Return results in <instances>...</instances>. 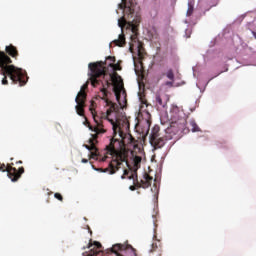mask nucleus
<instances>
[{
    "mask_svg": "<svg viewBox=\"0 0 256 256\" xmlns=\"http://www.w3.org/2000/svg\"><path fill=\"white\" fill-rule=\"evenodd\" d=\"M11 57L13 59L19 57V50L13 44L6 46L5 52L0 50V75H3L2 85H9V80H7V77H9L13 85L24 87L29 81L27 71L11 64L13 63Z\"/></svg>",
    "mask_w": 256,
    "mask_h": 256,
    "instance_id": "obj_3",
    "label": "nucleus"
},
{
    "mask_svg": "<svg viewBox=\"0 0 256 256\" xmlns=\"http://www.w3.org/2000/svg\"><path fill=\"white\" fill-rule=\"evenodd\" d=\"M102 99L105 101L106 107H109L104 117H106L107 121L111 123L113 129V137L110 139L109 145L106 146V155H110L112 160L108 167L103 170V173L115 175V173L121 169V165H123V163H126L127 165L128 153L125 148V141H123V131H121L119 120L115 121L113 119H109V115H111V113H117V111H119V105L113 103L111 100L107 99V97H104L103 94ZM117 133H119L120 139L116 138Z\"/></svg>",
    "mask_w": 256,
    "mask_h": 256,
    "instance_id": "obj_1",
    "label": "nucleus"
},
{
    "mask_svg": "<svg viewBox=\"0 0 256 256\" xmlns=\"http://www.w3.org/2000/svg\"><path fill=\"white\" fill-rule=\"evenodd\" d=\"M106 59L107 61H111V63H115V57L113 56H108Z\"/></svg>",
    "mask_w": 256,
    "mask_h": 256,
    "instance_id": "obj_23",
    "label": "nucleus"
},
{
    "mask_svg": "<svg viewBox=\"0 0 256 256\" xmlns=\"http://www.w3.org/2000/svg\"><path fill=\"white\" fill-rule=\"evenodd\" d=\"M109 67H112L114 71H121V65L110 63Z\"/></svg>",
    "mask_w": 256,
    "mask_h": 256,
    "instance_id": "obj_18",
    "label": "nucleus"
},
{
    "mask_svg": "<svg viewBox=\"0 0 256 256\" xmlns=\"http://www.w3.org/2000/svg\"><path fill=\"white\" fill-rule=\"evenodd\" d=\"M0 171L3 173L6 171L9 179L15 183L21 179V175L25 173V168L22 166L17 170V168L13 167V163L8 164L7 166L5 164H0Z\"/></svg>",
    "mask_w": 256,
    "mask_h": 256,
    "instance_id": "obj_6",
    "label": "nucleus"
},
{
    "mask_svg": "<svg viewBox=\"0 0 256 256\" xmlns=\"http://www.w3.org/2000/svg\"><path fill=\"white\" fill-rule=\"evenodd\" d=\"M187 15L188 17H191V15H193V8L191 7L188 8Z\"/></svg>",
    "mask_w": 256,
    "mask_h": 256,
    "instance_id": "obj_22",
    "label": "nucleus"
},
{
    "mask_svg": "<svg viewBox=\"0 0 256 256\" xmlns=\"http://www.w3.org/2000/svg\"><path fill=\"white\" fill-rule=\"evenodd\" d=\"M82 163H89V160L83 158V159H82Z\"/></svg>",
    "mask_w": 256,
    "mask_h": 256,
    "instance_id": "obj_26",
    "label": "nucleus"
},
{
    "mask_svg": "<svg viewBox=\"0 0 256 256\" xmlns=\"http://www.w3.org/2000/svg\"><path fill=\"white\" fill-rule=\"evenodd\" d=\"M141 103H142V105H146V107H147V101L145 99L141 98Z\"/></svg>",
    "mask_w": 256,
    "mask_h": 256,
    "instance_id": "obj_25",
    "label": "nucleus"
},
{
    "mask_svg": "<svg viewBox=\"0 0 256 256\" xmlns=\"http://www.w3.org/2000/svg\"><path fill=\"white\" fill-rule=\"evenodd\" d=\"M16 163H18V164H20V165H21V164L23 163V161H21V160H20V161H18V162H16Z\"/></svg>",
    "mask_w": 256,
    "mask_h": 256,
    "instance_id": "obj_29",
    "label": "nucleus"
},
{
    "mask_svg": "<svg viewBox=\"0 0 256 256\" xmlns=\"http://www.w3.org/2000/svg\"><path fill=\"white\" fill-rule=\"evenodd\" d=\"M110 251L112 256H137V250L129 244H115Z\"/></svg>",
    "mask_w": 256,
    "mask_h": 256,
    "instance_id": "obj_7",
    "label": "nucleus"
},
{
    "mask_svg": "<svg viewBox=\"0 0 256 256\" xmlns=\"http://www.w3.org/2000/svg\"><path fill=\"white\" fill-rule=\"evenodd\" d=\"M190 129L193 133H197V131H199V126L195 121H190Z\"/></svg>",
    "mask_w": 256,
    "mask_h": 256,
    "instance_id": "obj_16",
    "label": "nucleus"
},
{
    "mask_svg": "<svg viewBox=\"0 0 256 256\" xmlns=\"http://www.w3.org/2000/svg\"><path fill=\"white\" fill-rule=\"evenodd\" d=\"M255 38H256V36H255Z\"/></svg>",
    "mask_w": 256,
    "mask_h": 256,
    "instance_id": "obj_30",
    "label": "nucleus"
},
{
    "mask_svg": "<svg viewBox=\"0 0 256 256\" xmlns=\"http://www.w3.org/2000/svg\"><path fill=\"white\" fill-rule=\"evenodd\" d=\"M158 249L157 244H152V249L150 250V253H155V251Z\"/></svg>",
    "mask_w": 256,
    "mask_h": 256,
    "instance_id": "obj_21",
    "label": "nucleus"
},
{
    "mask_svg": "<svg viewBox=\"0 0 256 256\" xmlns=\"http://www.w3.org/2000/svg\"><path fill=\"white\" fill-rule=\"evenodd\" d=\"M102 247L103 246L97 241H94V243H89L88 249H90V251L89 252H84L83 256L101 255L103 253V251H101Z\"/></svg>",
    "mask_w": 256,
    "mask_h": 256,
    "instance_id": "obj_11",
    "label": "nucleus"
},
{
    "mask_svg": "<svg viewBox=\"0 0 256 256\" xmlns=\"http://www.w3.org/2000/svg\"><path fill=\"white\" fill-rule=\"evenodd\" d=\"M156 103L160 107H166L167 106V98L165 96L156 95Z\"/></svg>",
    "mask_w": 256,
    "mask_h": 256,
    "instance_id": "obj_15",
    "label": "nucleus"
},
{
    "mask_svg": "<svg viewBox=\"0 0 256 256\" xmlns=\"http://www.w3.org/2000/svg\"><path fill=\"white\" fill-rule=\"evenodd\" d=\"M54 197L55 199H58V201H63V195H61V193H55Z\"/></svg>",
    "mask_w": 256,
    "mask_h": 256,
    "instance_id": "obj_19",
    "label": "nucleus"
},
{
    "mask_svg": "<svg viewBox=\"0 0 256 256\" xmlns=\"http://www.w3.org/2000/svg\"><path fill=\"white\" fill-rule=\"evenodd\" d=\"M90 111L96 123V126L94 128L93 126H90V129L91 131H94L95 134L92 135V138L89 139V145L84 144V147L88 149L89 152H91V157L94 159V157H97L98 151L97 146H95L97 143V137H99V135H103V133H106L107 131L105 128H103V119H107V117H105L107 114H102L99 116L93 107H90Z\"/></svg>",
    "mask_w": 256,
    "mask_h": 256,
    "instance_id": "obj_5",
    "label": "nucleus"
},
{
    "mask_svg": "<svg viewBox=\"0 0 256 256\" xmlns=\"http://www.w3.org/2000/svg\"><path fill=\"white\" fill-rule=\"evenodd\" d=\"M119 9L123 11V16L118 19V26L123 31L127 26V29L131 31L130 49H133L135 45L139 48L138 55L141 57V43L139 41V25H141V13L135 11L137 3L135 0H121L118 4Z\"/></svg>",
    "mask_w": 256,
    "mask_h": 256,
    "instance_id": "obj_4",
    "label": "nucleus"
},
{
    "mask_svg": "<svg viewBox=\"0 0 256 256\" xmlns=\"http://www.w3.org/2000/svg\"><path fill=\"white\" fill-rule=\"evenodd\" d=\"M129 189H130V191H136L137 186H135V184H134V185L130 186Z\"/></svg>",
    "mask_w": 256,
    "mask_h": 256,
    "instance_id": "obj_24",
    "label": "nucleus"
},
{
    "mask_svg": "<svg viewBox=\"0 0 256 256\" xmlns=\"http://www.w3.org/2000/svg\"><path fill=\"white\" fill-rule=\"evenodd\" d=\"M166 77L168 79H170V81H174L175 80V74L173 73V70H168Z\"/></svg>",
    "mask_w": 256,
    "mask_h": 256,
    "instance_id": "obj_17",
    "label": "nucleus"
},
{
    "mask_svg": "<svg viewBox=\"0 0 256 256\" xmlns=\"http://www.w3.org/2000/svg\"><path fill=\"white\" fill-rule=\"evenodd\" d=\"M159 131H161V128L159 126H154L152 128L151 134H150V141H154L159 137Z\"/></svg>",
    "mask_w": 256,
    "mask_h": 256,
    "instance_id": "obj_14",
    "label": "nucleus"
},
{
    "mask_svg": "<svg viewBox=\"0 0 256 256\" xmlns=\"http://www.w3.org/2000/svg\"><path fill=\"white\" fill-rule=\"evenodd\" d=\"M87 87V84L83 85L75 99V102L77 103L75 106L76 113L80 117H85V101L87 100V93H85V89H87Z\"/></svg>",
    "mask_w": 256,
    "mask_h": 256,
    "instance_id": "obj_9",
    "label": "nucleus"
},
{
    "mask_svg": "<svg viewBox=\"0 0 256 256\" xmlns=\"http://www.w3.org/2000/svg\"><path fill=\"white\" fill-rule=\"evenodd\" d=\"M130 171L125 169L123 175L121 176V179H125L129 175Z\"/></svg>",
    "mask_w": 256,
    "mask_h": 256,
    "instance_id": "obj_20",
    "label": "nucleus"
},
{
    "mask_svg": "<svg viewBox=\"0 0 256 256\" xmlns=\"http://www.w3.org/2000/svg\"><path fill=\"white\" fill-rule=\"evenodd\" d=\"M112 43L117 47H125V34H120L118 39L114 40Z\"/></svg>",
    "mask_w": 256,
    "mask_h": 256,
    "instance_id": "obj_13",
    "label": "nucleus"
},
{
    "mask_svg": "<svg viewBox=\"0 0 256 256\" xmlns=\"http://www.w3.org/2000/svg\"><path fill=\"white\" fill-rule=\"evenodd\" d=\"M170 119L172 123H177L181 119V110L178 106H172L170 110Z\"/></svg>",
    "mask_w": 256,
    "mask_h": 256,
    "instance_id": "obj_12",
    "label": "nucleus"
},
{
    "mask_svg": "<svg viewBox=\"0 0 256 256\" xmlns=\"http://www.w3.org/2000/svg\"><path fill=\"white\" fill-rule=\"evenodd\" d=\"M109 156H104L103 158H102V161H107V158H108Z\"/></svg>",
    "mask_w": 256,
    "mask_h": 256,
    "instance_id": "obj_27",
    "label": "nucleus"
},
{
    "mask_svg": "<svg viewBox=\"0 0 256 256\" xmlns=\"http://www.w3.org/2000/svg\"><path fill=\"white\" fill-rule=\"evenodd\" d=\"M170 129H168L166 131L167 135H165L164 137H158L155 138L154 140H150V143L153 147H155V149H161V147L165 146V143H167V141H171V139H173V136H171L170 133Z\"/></svg>",
    "mask_w": 256,
    "mask_h": 256,
    "instance_id": "obj_10",
    "label": "nucleus"
},
{
    "mask_svg": "<svg viewBox=\"0 0 256 256\" xmlns=\"http://www.w3.org/2000/svg\"><path fill=\"white\" fill-rule=\"evenodd\" d=\"M128 179H133V183L137 189H149V187H151V183H153V177H151L147 172H144L143 179L140 181L139 178H137V171L132 172V174L128 176Z\"/></svg>",
    "mask_w": 256,
    "mask_h": 256,
    "instance_id": "obj_8",
    "label": "nucleus"
},
{
    "mask_svg": "<svg viewBox=\"0 0 256 256\" xmlns=\"http://www.w3.org/2000/svg\"><path fill=\"white\" fill-rule=\"evenodd\" d=\"M166 85H173V82H167Z\"/></svg>",
    "mask_w": 256,
    "mask_h": 256,
    "instance_id": "obj_28",
    "label": "nucleus"
},
{
    "mask_svg": "<svg viewBox=\"0 0 256 256\" xmlns=\"http://www.w3.org/2000/svg\"><path fill=\"white\" fill-rule=\"evenodd\" d=\"M105 65H107V62L103 61L90 63L88 65L90 69L89 81L92 87H101L100 93H102L103 97H107L109 93L107 88L114 85L116 99H119L123 88V79L116 72L113 74L107 73Z\"/></svg>",
    "mask_w": 256,
    "mask_h": 256,
    "instance_id": "obj_2",
    "label": "nucleus"
}]
</instances>
